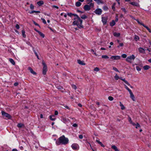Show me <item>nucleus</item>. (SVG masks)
<instances>
[{"instance_id":"17","label":"nucleus","mask_w":151,"mask_h":151,"mask_svg":"<svg viewBox=\"0 0 151 151\" xmlns=\"http://www.w3.org/2000/svg\"><path fill=\"white\" fill-rule=\"evenodd\" d=\"M122 81H123L125 83H126L128 85V86H130V84L127 81L125 80V79H122L121 78H119Z\"/></svg>"},{"instance_id":"53","label":"nucleus","mask_w":151,"mask_h":151,"mask_svg":"<svg viewBox=\"0 0 151 151\" xmlns=\"http://www.w3.org/2000/svg\"><path fill=\"white\" fill-rule=\"evenodd\" d=\"M72 87L73 88H74V89H75V90L77 88V87H76V86L75 85H72Z\"/></svg>"},{"instance_id":"5","label":"nucleus","mask_w":151,"mask_h":151,"mask_svg":"<svg viewBox=\"0 0 151 151\" xmlns=\"http://www.w3.org/2000/svg\"><path fill=\"white\" fill-rule=\"evenodd\" d=\"M135 58V56L133 55H132L131 56L128 57L126 59V60L130 63H132V60H134Z\"/></svg>"},{"instance_id":"24","label":"nucleus","mask_w":151,"mask_h":151,"mask_svg":"<svg viewBox=\"0 0 151 151\" xmlns=\"http://www.w3.org/2000/svg\"><path fill=\"white\" fill-rule=\"evenodd\" d=\"M68 119H67L65 117H63L62 119V121L64 123H66L68 122Z\"/></svg>"},{"instance_id":"52","label":"nucleus","mask_w":151,"mask_h":151,"mask_svg":"<svg viewBox=\"0 0 151 151\" xmlns=\"http://www.w3.org/2000/svg\"><path fill=\"white\" fill-rule=\"evenodd\" d=\"M30 8L32 9H33L34 8V6L32 4H31L30 5Z\"/></svg>"},{"instance_id":"31","label":"nucleus","mask_w":151,"mask_h":151,"mask_svg":"<svg viewBox=\"0 0 151 151\" xmlns=\"http://www.w3.org/2000/svg\"><path fill=\"white\" fill-rule=\"evenodd\" d=\"M143 26H144L150 32H151V30L148 27L145 26V25H144H144H143Z\"/></svg>"},{"instance_id":"46","label":"nucleus","mask_w":151,"mask_h":151,"mask_svg":"<svg viewBox=\"0 0 151 151\" xmlns=\"http://www.w3.org/2000/svg\"><path fill=\"white\" fill-rule=\"evenodd\" d=\"M128 121L130 122V124H131V123H132V120L131 119V117H130L129 116V118H128Z\"/></svg>"},{"instance_id":"36","label":"nucleus","mask_w":151,"mask_h":151,"mask_svg":"<svg viewBox=\"0 0 151 151\" xmlns=\"http://www.w3.org/2000/svg\"><path fill=\"white\" fill-rule=\"evenodd\" d=\"M22 33L23 35V36L24 37H26V35L25 34V32L24 30H22Z\"/></svg>"},{"instance_id":"55","label":"nucleus","mask_w":151,"mask_h":151,"mask_svg":"<svg viewBox=\"0 0 151 151\" xmlns=\"http://www.w3.org/2000/svg\"><path fill=\"white\" fill-rule=\"evenodd\" d=\"M33 23L35 25H36V26H38L40 27V25L37 23L35 21H33Z\"/></svg>"},{"instance_id":"20","label":"nucleus","mask_w":151,"mask_h":151,"mask_svg":"<svg viewBox=\"0 0 151 151\" xmlns=\"http://www.w3.org/2000/svg\"><path fill=\"white\" fill-rule=\"evenodd\" d=\"M94 1L96 2L98 4H104V1L101 0H94Z\"/></svg>"},{"instance_id":"2","label":"nucleus","mask_w":151,"mask_h":151,"mask_svg":"<svg viewBox=\"0 0 151 151\" xmlns=\"http://www.w3.org/2000/svg\"><path fill=\"white\" fill-rule=\"evenodd\" d=\"M58 141H56V144L59 145L60 144L63 145L67 144L68 142V138L65 137L64 135L58 139Z\"/></svg>"},{"instance_id":"13","label":"nucleus","mask_w":151,"mask_h":151,"mask_svg":"<svg viewBox=\"0 0 151 151\" xmlns=\"http://www.w3.org/2000/svg\"><path fill=\"white\" fill-rule=\"evenodd\" d=\"M129 4L132 5L134 6H139V5L138 4V3L133 2H130L129 3Z\"/></svg>"},{"instance_id":"43","label":"nucleus","mask_w":151,"mask_h":151,"mask_svg":"<svg viewBox=\"0 0 151 151\" xmlns=\"http://www.w3.org/2000/svg\"><path fill=\"white\" fill-rule=\"evenodd\" d=\"M33 51L35 53V54L37 56V58L39 59V56H38V55L37 54V53L35 52V50H33Z\"/></svg>"},{"instance_id":"51","label":"nucleus","mask_w":151,"mask_h":151,"mask_svg":"<svg viewBox=\"0 0 151 151\" xmlns=\"http://www.w3.org/2000/svg\"><path fill=\"white\" fill-rule=\"evenodd\" d=\"M91 52H93L94 54L96 56H97V54L95 52H94V51L93 49H91Z\"/></svg>"},{"instance_id":"19","label":"nucleus","mask_w":151,"mask_h":151,"mask_svg":"<svg viewBox=\"0 0 151 151\" xmlns=\"http://www.w3.org/2000/svg\"><path fill=\"white\" fill-rule=\"evenodd\" d=\"M120 106L121 107V109L122 110L125 109V108L121 102H119Z\"/></svg>"},{"instance_id":"4","label":"nucleus","mask_w":151,"mask_h":151,"mask_svg":"<svg viewBox=\"0 0 151 151\" xmlns=\"http://www.w3.org/2000/svg\"><path fill=\"white\" fill-rule=\"evenodd\" d=\"M42 64L43 65L42 69V73L43 75H45L47 70V67L46 64L43 60L42 61Z\"/></svg>"},{"instance_id":"54","label":"nucleus","mask_w":151,"mask_h":151,"mask_svg":"<svg viewBox=\"0 0 151 151\" xmlns=\"http://www.w3.org/2000/svg\"><path fill=\"white\" fill-rule=\"evenodd\" d=\"M78 124L76 123L74 124L73 125V126L74 127H78Z\"/></svg>"},{"instance_id":"40","label":"nucleus","mask_w":151,"mask_h":151,"mask_svg":"<svg viewBox=\"0 0 151 151\" xmlns=\"http://www.w3.org/2000/svg\"><path fill=\"white\" fill-rule=\"evenodd\" d=\"M94 70L95 71L98 72L99 70V68L98 67L95 68L94 69Z\"/></svg>"},{"instance_id":"47","label":"nucleus","mask_w":151,"mask_h":151,"mask_svg":"<svg viewBox=\"0 0 151 151\" xmlns=\"http://www.w3.org/2000/svg\"><path fill=\"white\" fill-rule=\"evenodd\" d=\"M113 69L115 71H116L117 72H119V71L117 69V68H116L115 67H113Z\"/></svg>"},{"instance_id":"3","label":"nucleus","mask_w":151,"mask_h":151,"mask_svg":"<svg viewBox=\"0 0 151 151\" xmlns=\"http://www.w3.org/2000/svg\"><path fill=\"white\" fill-rule=\"evenodd\" d=\"M125 88L129 91L130 94V97L134 101H135V97L132 92L131 90L129 89L126 85H125Z\"/></svg>"},{"instance_id":"45","label":"nucleus","mask_w":151,"mask_h":151,"mask_svg":"<svg viewBox=\"0 0 151 151\" xmlns=\"http://www.w3.org/2000/svg\"><path fill=\"white\" fill-rule=\"evenodd\" d=\"M87 4H88L93 1V0H86Z\"/></svg>"},{"instance_id":"61","label":"nucleus","mask_w":151,"mask_h":151,"mask_svg":"<svg viewBox=\"0 0 151 151\" xmlns=\"http://www.w3.org/2000/svg\"><path fill=\"white\" fill-rule=\"evenodd\" d=\"M58 114V112L57 111H55V114L56 115H57Z\"/></svg>"},{"instance_id":"22","label":"nucleus","mask_w":151,"mask_h":151,"mask_svg":"<svg viewBox=\"0 0 151 151\" xmlns=\"http://www.w3.org/2000/svg\"><path fill=\"white\" fill-rule=\"evenodd\" d=\"M96 141L99 144L101 147H105L104 145L102 143V142H100L99 141L96 140Z\"/></svg>"},{"instance_id":"11","label":"nucleus","mask_w":151,"mask_h":151,"mask_svg":"<svg viewBox=\"0 0 151 151\" xmlns=\"http://www.w3.org/2000/svg\"><path fill=\"white\" fill-rule=\"evenodd\" d=\"M83 8L86 11H88L91 9L89 6H88V5L87 4L85 5L84 6Z\"/></svg>"},{"instance_id":"35","label":"nucleus","mask_w":151,"mask_h":151,"mask_svg":"<svg viewBox=\"0 0 151 151\" xmlns=\"http://www.w3.org/2000/svg\"><path fill=\"white\" fill-rule=\"evenodd\" d=\"M102 58L105 59H108L109 58V57L106 55H103L101 57Z\"/></svg>"},{"instance_id":"27","label":"nucleus","mask_w":151,"mask_h":151,"mask_svg":"<svg viewBox=\"0 0 151 151\" xmlns=\"http://www.w3.org/2000/svg\"><path fill=\"white\" fill-rule=\"evenodd\" d=\"M81 3L79 1H77L76 3V5L77 7L80 6L81 5Z\"/></svg>"},{"instance_id":"8","label":"nucleus","mask_w":151,"mask_h":151,"mask_svg":"<svg viewBox=\"0 0 151 151\" xmlns=\"http://www.w3.org/2000/svg\"><path fill=\"white\" fill-rule=\"evenodd\" d=\"M120 58V56H112L110 57V59H111L112 60H119Z\"/></svg>"},{"instance_id":"9","label":"nucleus","mask_w":151,"mask_h":151,"mask_svg":"<svg viewBox=\"0 0 151 151\" xmlns=\"http://www.w3.org/2000/svg\"><path fill=\"white\" fill-rule=\"evenodd\" d=\"M2 114L4 116L8 118L9 119H10L11 118V116L9 114L5 113L4 111H2Z\"/></svg>"},{"instance_id":"32","label":"nucleus","mask_w":151,"mask_h":151,"mask_svg":"<svg viewBox=\"0 0 151 151\" xmlns=\"http://www.w3.org/2000/svg\"><path fill=\"white\" fill-rule=\"evenodd\" d=\"M134 38L136 41L139 40V37L138 36L136 35H135Z\"/></svg>"},{"instance_id":"6","label":"nucleus","mask_w":151,"mask_h":151,"mask_svg":"<svg viewBox=\"0 0 151 151\" xmlns=\"http://www.w3.org/2000/svg\"><path fill=\"white\" fill-rule=\"evenodd\" d=\"M71 147L74 150H78L79 148L78 145L76 143L73 144L71 145Z\"/></svg>"},{"instance_id":"14","label":"nucleus","mask_w":151,"mask_h":151,"mask_svg":"<svg viewBox=\"0 0 151 151\" xmlns=\"http://www.w3.org/2000/svg\"><path fill=\"white\" fill-rule=\"evenodd\" d=\"M102 21L103 24H105L107 22V18L105 17H102Z\"/></svg>"},{"instance_id":"56","label":"nucleus","mask_w":151,"mask_h":151,"mask_svg":"<svg viewBox=\"0 0 151 151\" xmlns=\"http://www.w3.org/2000/svg\"><path fill=\"white\" fill-rule=\"evenodd\" d=\"M136 68L137 70L138 71H140L141 69V68L138 66H137L136 67Z\"/></svg>"},{"instance_id":"28","label":"nucleus","mask_w":151,"mask_h":151,"mask_svg":"<svg viewBox=\"0 0 151 151\" xmlns=\"http://www.w3.org/2000/svg\"><path fill=\"white\" fill-rule=\"evenodd\" d=\"M115 24V22L114 20H112L111 22L110 23V25L111 26H113Z\"/></svg>"},{"instance_id":"18","label":"nucleus","mask_w":151,"mask_h":151,"mask_svg":"<svg viewBox=\"0 0 151 151\" xmlns=\"http://www.w3.org/2000/svg\"><path fill=\"white\" fill-rule=\"evenodd\" d=\"M111 148L114 150L115 151H119L117 147L114 145H112L111 146Z\"/></svg>"},{"instance_id":"16","label":"nucleus","mask_w":151,"mask_h":151,"mask_svg":"<svg viewBox=\"0 0 151 151\" xmlns=\"http://www.w3.org/2000/svg\"><path fill=\"white\" fill-rule=\"evenodd\" d=\"M57 88L58 89L60 90L62 92H64L65 90L62 87L60 86H58L57 87Z\"/></svg>"},{"instance_id":"41","label":"nucleus","mask_w":151,"mask_h":151,"mask_svg":"<svg viewBox=\"0 0 151 151\" xmlns=\"http://www.w3.org/2000/svg\"><path fill=\"white\" fill-rule=\"evenodd\" d=\"M140 127V125L138 123H137L135 126V128L136 129L138 128V127Z\"/></svg>"},{"instance_id":"15","label":"nucleus","mask_w":151,"mask_h":151,"mask_svg":"<svg viewBox=\"0 0 151 151\" xmlns=\"http://www.w3.org/2000/svg\"><path fill=\"white\" fill-rule=\"evenodd\" d=\"M140 53H145V50L142 47H139L138 49Z\"/></svg>"},{"instance_id":"59","label":"nucleus","mask_w":151,"mask_h":151,"mask_svg":"<svg viewBox=\"0 0 151 151\" xmlns=\"http://www.w3.org/2000/svg\"><path fill=\"white\" fill-rule=\"evenodd\" d=\"M28 44L31 47H32L33 50H34V47H33L32 45L30 44V43L29 42H28Z\"/></svg>"},{"instance_id":"23","label":"nucleus","mask_w":151,"mask_h":151,"mask_svg":"<svg viewBox=\"0 0 151 151\" xmlns=\"http://www.w3.org/2000/svg\"><path fill=\"white\" fill-rule=\"evenodd\" d=\"M44 4V2L42 1H40L38 2H37V4L39 6H40L42 5L43 4Z\"/></svg>"},{"instance_id":"64","label":"nucleus","mask_w":151,"mask_h":151,"mask_svg":"<svg viewBox=\"0 0 151 151\" xmlns=\"http://www.w3.org/2000/svg\"><path fill=\"white\" fill-rule=\"evenodd\" d=\"M119 44V45L121 47L123 46L124 45L123 44V43H120Z\"/></svg>"},{"instance_id":"30","label":"nucleus","mask_w":151,"mask_h":151,"mask_svg":"<svg viewBox=\"0 0 151 151\" xmlns=\"http://www.w3.org/2000/svg\"><path fill=\"white\" fill-rule=\"evenodd\" d=\"M88 5V6H89V7L91 9V8H93L94 7V4L92 3H90Z\"/></svg>"},{"instance_id":"63","label":"nucleus","mask_w":151,"mask_h":151,"mask_svg":"<svg viewBox=\"0 0 151 151\" xmlns=\"http://www.w3.org/2000/svg\"><path fill=\"white\" fill-rule=\"evenodd\" d=\"M121 9L124 11L125 13L126 12V10L125 8H122Z\"/></svg>"},{"instance_id":"62","label":"nucleus","mask_w":151,"mask_h":151,"mask_svg":"<svg viewBox=\"0 0 151 151\" xmlns=\"http://www.w3.org/2000/svg\"><path fill=\"white\" fill-rule=\"evenodd\" d=\"M112 8L114 11L115 10V8L114 5H112Z\"/></svg>"},{"instance_id":"37","label":"nucleus","mask_w":151,"mask_h":151,"mask_svg":"<svg viewBox=\"0 0 151 151\" xmlns=\"http://www.w3.org/2000/svg\"><path fill=\"white\" fill-rule=\"evenodd\" d=\"M136 20L139 24L142 26L144 25V24L140 22L138 19H136Z\"/></svg>"},{"instance_id":"57","label":"nucleus","mask_w":151,"mask_h":151,"mask_svg":"<svg viewBox=\"0 0 151 151\" xmlns=\"http://www.w3.org/2000/svg\"><path fill=\"white\" fill-rule=\"evenodd\" d=\"M79 137L80 139H82L83 138V136L82 135H80L79 136Z\"/></svg>"},{"instance_id":"29","label":"nucleus","mask_w":151,"mask_h":151,"mask_svg":"<svg viewBox=\"0 0 151 151\" xmlns=\"http://www.w3.org/2000/svg\"><path fill=\"white\" fill-rule=\"evenodd\" d=\"M143 68L145 70H147L150 68V67L149 65H146L144 66Z\"/></svg>"},{"instance_id":"10","label":"nucleus","mask_w":151,"mask_h":151,"mask_svg":"<svg viewBox=\"0 0 151 151\" xmlns=\"http://www.w3.org/2000/svg\"><path fill=\"white\" fill-rule=\"evenodd\" d=\"M78 63L81 65H85L86 63L84 62L83 61H81L80 60H77Z\"/></svg>"},{"instance_id":"12","label":"nucleus","mask_w":151,"mask_h":151,"mask_svg":"<svg viewBox=\"0 0 151 151\" xmlns=\"http://www.w3.org/2000/svg\"><path fill=\"white\" fill-rule=\"evenodd\" d=\"M28 69L30 71V72L33 75H36V73L33 70L31 67H29Z\"/></svg>"},{"instance_id":"58","label":"nucleus","mask_w":151,"mask_h":151,"mask_svg":"<svg viewBox=\"0 0 151 151\" xmlns=\"http://www.w3.org/2000/svg\"><path fill=\"white\" fill-rule=\"evenodd\" d=\"M16 27L17 29H19V25L18 24H17L16 25Z\"/></svg>"},{"instance_id":"25","label":"nucleus","mask_w":151,"mask_h":151,"mask_svg":"<svg viewBox=\"0 0 151 151\" xmlns=\"http://www.w3.org/2000/svg\"><path fill=\"white\" fill-rule=\"evenodd\" d=\"M9 61L13 65H15V62L13 59L12 58H10L9 59Z\"/></svg>"},{"instance_id":"26","label":"nucleus","mask_w":151,"mask_h":151,"mask_svg":"<svg viewBox=\"0 0 151 151\" xmlns=\"http://www.w3.org/2000/svg\"><path fill=\"white\" fill-rule=\"evenodd\" d=\"M17 126L19 128H21V127H22L24 126V125L23 124H22V123H19L17 124Z\"/></svg>"},{"instance_id":"50","label":"nucleus","mask_w":151,"mask_h":151,"mask_svg":"<svg viewBox=\"0 0 151 151\" xmlns=\"http://www.w3.org/2000/svg\"><path fill=\"white\" fill-rule=\"evenodd\" d=\"M68 15L70 16H71L72 15H75V14H72L71 13H68L67 14Z\"/></svg>"},{"instance_id":"42","label":"nucleus","mask_w":151,"mask_h":151,"mask_svg":"<svg viewBox=\"0 0 151 151\" xmlns=\"http://www.w3.org/2000/svg\"><path fill=\"white\" fill-rule=\"evenodd\" d=\"M108 99L110 101H112L113 100L114 98L112 97L111 96H109L108 97Z\"/></svg>"},{"instance_id":"33","label":"nucleus","mask_w":151,"mask_h":151,"mask_svg":"<svg viewBox=\"0 0 151 151\" xmlns=\"http://www.w3.org/2000/svg\"><path fill=\"white\" fill-rule=\"evenodd\" d=\"M52 117H54L55 116L54 115H51L50 116V118L51 120H54L55 119V118H53Z\"/></svg>"},{"instance_id":"34","label":"nucleus","mask_w":151,"mask_h":151,"mask_svg":"<svg viewBox=\"0 0 151 151\" xmlns=\"http://www.w3.org/2000/svg\"><path fill=\"white\" fill-rule=\"evenodd\" d=\"M103 8V9L105 11L107 10L108 9V7L106 6H104Z\"/></svg>"},{"instance_id":"49","label":"nucleus","mask_w":151,"mask_h":151,"mask_svg":"<svg viewBox=\"0 0 151 151\" xmlns=\"http://www.w3.org/2000/svg\"><path fill=\"white\" fill-rule=\"evenodd\" d=\"M41 19L42 21L43 22L44 24H46V21L44 19L42 18Z\"/></svg>"},{"instance_id":"21","label":"nucleus","mask_w":151,"mask_h":151,"mask_svg":"<svg viewBox=\"0 0 151 151\" xmlns=\"http://www.w3.org/2000/svg\"><path fill=\"white\" fill-rule=\"evenodd\" d=\"M113 35L115 37H119L120 35V34L119 33H117L116 32H114L113 33Z\"/></svg>"},{"instance_id":"1","label":"nucleus","mask_w":151,"mask_h":151,"mask_svg":"<svg viewBox=\"0 0 151 151\" xmlns=\"http://www.w3.org/2000/svg\"><path fill=\"white\" fill-rule=\"evenodd\" d=\"M75 18L74 19L75 21L73 22V24L74 25H77L80 28H83V26L82 25V20L77 15L75 14Z\"/></svg>"},{"instance_id":"38","label":"nucleus","mask_w":151,"mask_h":151,"mask_svg":"<svg viewBox=\"0 0 151 151\" xmlns=\"http://www.w3.org/2000/svg\"><path fill=\"white\" fill-rule=\"evenodd\" d=\"M114 78L115 80H118L119 78V76L117 75V74H116L115 76H114Z\"/></svg>"},{"instance_id":"48","label":"nucleus","mask_w":151,"mask_h":151,"mask_svg":"<svg viewBox=\"0 0 151 151\" xmlns=\"http://www.w3.org/2000/svg\"><path fill=\"white\" fill-rule=\"evenodd\" d=\"M127 56V55L125 54H123L122 55V57L124 58H126Z\"/></svg>"},{"instance_id":"44","label":"nucleus","mask_w":151,"mask_h":151,"mask_svg":"<svg viewBox=\"0 0 151 151\" xmlns=\"http://www.w3.org/2000/svg\"><path fill=\"white\" fill-rule=\"evenodd\" d=\"M87 16L85 15H83L81 17L82 19H85L87 18Z\"/></svg>"},{"instance_id":"39","label":"nucleus","mask_w":151,"mask_h":151,"mask_svg":"<svg viewBox=\"0 0 151 151\" xmlns=\"http://www.w3.org/2000/svg\"><path fill=\"white\" fill-rule=\"evenodd\" d=\"M38 33L43 38L44 37L45 35L42 33L40 31Z\"/></svg>"},{"instance_id":"60","label":"nucleus","mask_w":151,"mask_h":151,"mask_svg":"<svg viewBox=\"0 0 151 151\" xmlns=\"http://www.w3.org/2000/svg\"><path fill=\"white\" fill-rule=\"evenodd\" d=\"M18 83H17V82H16V83H15L14 84V85L15 86H18Z\"/></svg>"},{"instance_id":"7","label":"nucleus","mask_w":151,"mask_h":151,"mask_svg":"<svg viewBox=\"0 0 151 151\" xmlns=\"http://www.w3.org/2000/svg\"><path fill=\"white\" fill-rule=\"evenodd\" d=\"M94 12L96 14L100 15L102 14V10L100 9H97L94 11Z\"/></svg>"}]
</instances>
